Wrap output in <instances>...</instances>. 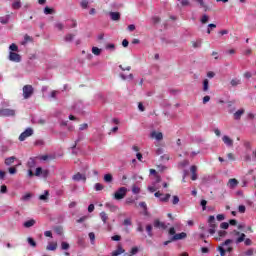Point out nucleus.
<instances>
[{"label": "nucleus", "instance_id": "f257e3e1", "mask_svg": "<svg viewBox=\"0 0 256 256\" xmlns=\"http://www.w3.org/2000/svg\"><path fill=\"white\" fill-rule=\"evenodd\" d=\"M23 91V98L24 99H30V97L33 96V93H35V89L32 85H25L22 88Z\"/></svg>", "mask_w": 256, "mask_h": 256}, {"label": "nucleus", "instance_id": "f03ea898", "mask_svg": "<svg viewBox=\"0 0 256 256\" xmlns=\"http://www.w3.org/2000/svg\"><path fill=\"white\" fill-rule=\"evenodd\" d=\"M126 195H127V189L125 187H120L114 193V199H116V201H121V199H125Z\"/></svg>", "mask_w": 256, "mask_h": 256}, {"label": "nucleus", "instance_id": "7ed1b4c3", "mask_svg": "<svg viewBox=\"0 0 256 256\" xmlns=\"http://www.w3.org/2000/svg\"><path fill=\"white\" fill-rule=\"evenodd\" d=\"M208 223L210 227L208 232L210 233V235H215V229H217V224L215 223V216H209Z\"/></svg>", "mask_w": 256, "mask_h": 256}, {"label": "nucleus", "instance_id": "20e7f679", "mask_svg": "<svg viewBox=\"0 0 256 256\" xmlns=\"http://www.w3.org/2000/svg\"><path fill=\"white\" fill-rule=\"evenodd\" d=\"M0 116L1 117H15V110L14 109H0Z\"/></svg>", "mask_w": 256, "mask_h": 256}, {"label": "nucleus", "instance_id": "39448f33", "mask_svg": "<svg viewBox=\"0 0 256 256\" xmlns=\"http://www.w3.org/2000/svg\"><path fill=\"white\" fill-rule=\"evenodd\" d=\"M33 135V130L32 128H27L24 132H22L19 136V141H25L27 137H31Z\"/></svg>", "mask_w": 256, "mask_h": 256}, {"label": "nucleus", "instance_id": "423d86ee", "mask_svg": "<svg viewBox=\"0 0 256 256\" xmlns=\"http://www.w3.org/2000/svg\"><path fill=\"white\" fill-rule=\"evenodd\" d=\"M99 216H100V219H101V221L103 222V224L104 225H107V227H108V229H111V224L110 223H108V221H109V215L106 213V212H101L100 214H99Z\"/></svg>", "mask_w": 256, "mask_h": 256}, {"label": "nucleus", "instance_id": "0eeeda50", "mask_svg": "<svg viewBox=\"0 0 256 256\" xmlns=\"http://www.w3.org/2000/svg\"><path fill=\"white\" fill-rule=\"evenodd\" d=\"M8 59L9 61H13L14 63H21V55L15 52H10Z\"/></svg>", "mask_w": 256, "mask_h": 256}, {"label": "nucleus", "instance_id": "6e6552de", "mask_svg": "<svg viewBox=\"0 0 256 256\" xmlns=\"http://www.w3.org/2000/svg\"><path fill=\"white\" fill-rule=\"evenodd\" d=\"M157 183H161V177H157L155 183H153L151 186H148V191L150 193H155L159 189V186H157Z\"/></svg>", "mask_w": 256, "mask_h": 256}, {"label": "nucleus", "instance_id": "1a4fd4ad", "mask_svg": "<svg viewBox=\"0 0 256 256\" xmlns=\"http://www.w3.org/2000/svg\"><path fill=\"white\" fill-rule=\"evenodd\" d=\"M150 137L156 139V141H163V133L161 132L152 131Z\"/></svg>", "mask_w": 256, "mask_h": 256}, {"label": "nucleus", "instance_id": "9d476101", "mask_svg": "<svg viewBox=\"0 0 256 256\" xmlns=\"http://www.w3.org/2000/svg\"><path fill=\"white\" fill-rule=\"evenodd\" d=\"M234 235H237V236H240L239 238L236 239V243L239 244V243H243V241H245V233H241L237 230H234Z\"/></svg>", "mask_w": 256, "mask_h": 256}, {"label": "nucleus", "instance_id": "9b49d317", "mask_svg": "<svg viewBox=\"0 0 256 256\" xmlns=\"http://www.w3.org/2000/svg\"><path fill=\"white\" fill-rule=\"evenodd\" d=\"M222 141L227 147H233V139H231L229 136L224 135L222 137Z\"/></svg>", "mask_w": 256, "mask_h": 256}, {"label": "nucleus", "instance_id": "f8f14e48", "mask_svg": "<svg viewBox=\"0 0 256 256\" xmlns=\"http://www.w3.org/2000/svg\"><path fill=\"white\" fill-rule=\"evenodd\" d=\"M187 237V233L181 232L179 234H175L172 238L171 241H179L181 239H185Z\"/></svg>", "mask_w": 256, "mask_h": 256}, {"label": "nucleus", "instance_id": "ddd939ff", "mask_svg": "<svg viewBox=\"0 0 256 256\" xmlns=\"http://www.w3.org/2000/svg\"><path fill=\"white\" fill-rule=\"evenodd\" d=\"M73 181H87L85 174L77 173L72 177Z\"/></svg>", "mask_w": 256, "mask_h": 256}, {"label": "nucleus", "instance_id": "4468645a", "mask_svg": "<svg viewBox=\"0 0 256 256\" xmlns=\"http://www.w3.org/2000/svg\"><path fill=\"white\" fill-rule=\"evenodd\" d=\"M239 185V181L235 178H231L228 181V187L230 189H235V187H237Z\"/></svg>", "mask_w": 256, "mask_h": 256}, {"label": "nucleus", "instance_id": "2eb2a0df", "mask_svg": "<svg viewBox=\"0 0 256 256\" xmlns=\"http://www.w3.org/2000/svg\"><path fill=\"white\" fill-rule=\"evenodd\" d=\"M154 227L156 229H167V225L164 222L159 221V219L154 220Z\"/></svg>", "mask_w": 256, "mask_h": 256}, {"label": "nucleus", "instance_id": "dca6fc26", "mask_svg": "<svg viewBox=\"0 0 256 256\" xmlns=\"http://www.w3.org/2000/svg\"><path fill=\"white\" fill-rule=\"evenodd\" d=\"M122 253H125V249H123L121 245H118L117 249L111 253V256H119L122 255Z\"/></svg>", "mask_w": 256, "mask_h": 256}, {"label": "nucleus", "instance_id": "f3484780", "mask_svg": "<svg viewBox=\"0 0 256 256\" xmlns=\"http://www.w3.org/2000/svg\"><path fill=\"white\" fill-rule=\"evenodd\" d=\"M105 207H106L107 209H109V211H111V213H116V211L119 210V207H117V206H115L114 204L109 203V202H107V203L105 204Z\"/></svg>", "mask_w": 256, "mask_h": 256}, {"label": "nucleus", "instance_id": "a211bd4d", "mask_svg": "<svg viewBox=\"0 0 256 256\" xmlns=\"http://www.w3.org/2000/svg\"><path fill=\"white\" fill-rule=\"evenodd\" d=\"M17 160V157L15 156H11L5 159L4 163L7 167L13 165L15 163V161Z\"/></svg>", "mask_w": 256, "mask_h": 256}, {"label": "nucleus", "instance_id": "6ab92c4d", "mask_svg": "<svg viewBox=\"0 0 256 256\" xmlns=\"http://www.w3.org/2000/svg\"><path fill=\"white\" fill-rule=\"evenodd\" d=\"M190 171L192 173V181H197V166L193 165L190 167Z\"/></svg>", "mask_w": 256, "mask_h": 256}, {"label": "nucleus", "instance_id": "aec40b11", "mask_svg": "<svg viewBox=\"0 0 256 256\" xmlns=\"http://www.w3.org/2000/svg\"><path fill=\"white\" fill-rule=\"evenodd\" d=\"M110 18L112 21H119L121 14L119 12H110Z\"/></svg>", "mask_w": 256, "mask_h": 256}, {"label": "nucleus", "instance_id": "412c9836", "mask_svg": "<svg viewBox=\"0 0 256 256\" xmlns=\"http://www.w3.org/2000/svg\"><path fill=\"white\" fill-rule=\"evenodd\" d=\"M47 251H56L57 250V242H50L47 247Z\"/></svg>", "mask_w": 256, "mask_h": 256}, {"label": "nucleus", "instance_id": "4be33fe9", "mask_svg": "<svg viewBox=\"0 0 256 256\" xmlns=\"http://www.w3.org/2000/svg\"><path fill=\"white\" fill-rule=\"evenodd\" d=\"M245 113V109H240L234 113V119L236 121H239L241 119V116Z\"/></svg>", "mask_w": 256, "mask_h": 256}, {"label": "nucleus", "instance_id": "5701e85b", "mask_svg": "<svg viewBox=\"0 0 256 256\" xmlns=\"http://www.w3.org/2000/svg\"><path fill=\"white\" fill-rule=\"evenodd\" d=\"M21 0H14L12 3V9L19 10L21 8Z\"/></svg>", "mask_w": 256, "mask_h": 256}, {"label": "nucleus", "instance_id": "b1692460", "mask_svg": "<svg viewBox=\"0 0 256 256\" xmlns=\"http://www.w3.org/2000/svg\"><path fill=\"white\" fill-rule=\"evenodd\" d=\"M33 225H35V220L31 219L24 222L23 227H25L26 229H29L30 227H33Z\"/></svg>", "mask_w": 256, "mask_h": 256}, {"label": "nucleus", "instance_id": "393cba45", "mask_svg": "<svg viewBox=\"0 0 256 256\" xmlns=\"http://www.w3.org/2000/svg\"><path fill=\"white\" fill-rule=\"evenodd\" d=\"M40 201H48L49 199V192L45 190L44 194L39 196Z\"/></svg>", "mask_w": 256, "mask_h": 256}, {"label": "nucleus", "instance_id": "a878e982", "mask_svg": "<svg viewBox=\"0 0 256 256\" xmlns=\"http://www.w3.org/2000/svg\"><path fill=\"white\" fill-rule=\"evenodd\" d=\"M230 85L232 87H237V85H241V80L240 79H237V78H234L230 81Z\"/></svg>", "mask_w": 256, "mask_h": 256}, {"label": "nucleus", "instance_id": "bb28decb", "mask_svg": "<svg viewBox=\"0 0 256 256\" xmlns=\"http://www.w3.org/2000/svg\"><path fill=\"white\" fill-rule=\"evenodd\" d=\"M104 181H105V183H111L113 181V175L105 174L104 175Z\"/></svg>", "mask_w": 256, "mask_h": 256}, {"label": "nucleus", "instance_id": "cd10ccee", "mask_svg": "<svg viewBox=\"0 0 256 256\" xmlns=\"http://www.w3.org/2000/svg\"><path fill=\"white\" fill-rule=\"evenodd\" d=\"M132 193H134V195H139V193H141V188H139V186H137V185H133Z\"/></svg>", "mask_w": 256, "mask_h": 256}, {"label": "nucleus", "instance_id": "c85d7f7f", "mask_svg": "<svg viewBox=\"0 0 256 256\" xmlns=\"http://www.w3.org/2000/svg\"><path fill=\"white\" fill-rule=\"evenodd\" d=\"M203 91L206 93V91H209V80L204 79L203 81Z\"/></svg>", "mask_w": 256, "mask_h": 256}, {"label": "nucleus", "instance_id": "c756f323", "mask_svg": "<svg viewBox=\"0 0 256 256\" xmlns=\"http://www.w3.org/2000/svg\"><path fill=\"white\" fill-rule=\"evenodd\" d=\"M146 231H147L149 237H153V232H152L153 231V226L151 224H148L146 226Z\"/></svg>", "mask_w": 256, "mask_h": 256}, {"label": "nucleus", "instance_id": "7c9ffc66", "mask_svg": "<svg viewBox=\"0 0 256 256\" xmlns=\"http://www.w3.org/2000/svg\"><path fill=\"white\" fill-rule=\"evenodd\" d=\"M73 39H75V35L74 34H67L64 38V41H66L67 43L71 42Z\"/></svg>", "mask_w": 256, "mask_h": 256}, {"label": "nucleus", "instance_id": "2f4dec72", "mask_svg": "<svg viewBox=\"0 0 256 256\" xmlns=\"http://www.w3.org/2000/svg\"><path fill=\"white\" fill-rule=\"evenodd\" d=\"M31 41H33V38H31V36H29V35H25L24 36V41L22 42V45H27V43H29V42H31Z\"/></svg>", "mask_w": 256, "mask_h": 256}, {"label": "nucleus", "instance_id": "473e14b6", "mask_svg": "<svg viewBox=\"0 0 256 256\" xmlns=\"http://www.w3.org/2000/svg\"><path fill=\"white\" fill-rule=\"evenodd\" d=\"M0 23H2V25H7V23H9V15H6L5 17H1Z\"/></svg>", "mask_w": 256, "mask_h": 256}, {"label": "nucleus", "instance_id": "72a5a7b5", "mask_svg": "<svg viewBox=\"0 0 256 256\" xmlns=\"http://www.w3.org/2000/svg\"><path fill=\"white\" fill-rule=\"evenodd\" d=\"M169 199H171V194H165L164 197H161V198H160V201H161L162 203H167V202L169 201Z\"/></svg>", "mask_w": 256, "mask_h": 256}, {"label": "nucleus", "instance_id": "f704fd0d", "mask_svg": "<svg viewBox=\"0 0 256 256\" xmlns=\"http://www.w3.org/2000/svg\"><path fill=\"white\" fill-rule=\"evenodd\" d=\"M17 167H19V165L10 167V168L8 169V172L10 173V175H15V174L17 173Z\"/></svg>", "mask_w": 256, "mask_h": 256}, {"label": "nucleus", "instance_id": "c9c22d12", "mask_svg": "<svg viewBox=\"0 0 256 256\" xmlns=\"http://www.w3.org/2000/svg\"><path fill=\"white\" fill-rule=\"evenodd\" d=\"M219 237L216 238V241H221V237H225L227 235V231L221 230L218 232Z\"/></svg>", "mask_w": 256, "mask_h": 256}, {"label": "nucleus", "instance_id": "e433bc0d", "mask_svg": "<svg viewBox=\"0 0 256 256\" xmlns=\"http://www.w3.org/2000/svg\"><path fill=\"white\" fill-rule=\"evenodd\" d=\"M80 7H82V9H87V7H89V1L87 0H82L80 2Z\"/></svg>", "mask_w": 256, "mask_h": 256}, {"label": "nucleus", "instance_id": "4c0bfd02", "mask_svg": "<svg viewBox=\"0 0 256 256\" xmlns=\"http://www.w3.org/2000/svg\"><path fill=\"white\" fill-rule=\"evenodd\" d=\"M92 53H93V55L99 56V55H101V49H99L97 47H92Z\"/></svg>", "mask_w": 256, "mask_h": 256}, {"label": "nucleus", "instance_id": "58836bf2", "mask_svg": "<svg viewBox=\"0 0 256 256\" xmlns=\"http://www.w3.org/2000/svg\"><path fill=\"white\" fill-rule=\"evenodd\" d=\"M187 165H189V160H183L178 164V167H180V169H183V167H187Z\"/></svg>", "mask_w": 256, "mask_h": 256}, {"label": "nucleus", "instance_id": "ea45409f", "mask_svg": "<svg viewBox=\"0 0 256 256\" xmlns=\"http://www.w3.org/2000/svg\"><path fill=\"white\" fill-rule=\"evenodd\" d=\"M200 21L203 25H205L206 23H209V17L207 16V14H204Z\"/></svg>", "mask_w": 256, "mask_h": 256}, {"label": "nucleus", "instance_id": "a19ab883", "mask_svg": "<svg viewBox=\"0 0 256 256\" xmlns=\"http://www.w3.org/2000/svg\"><path fill=\"white\" fill-rule=\"evenodd\" d=\"M55 27H56V29H58V31H63V29H65V25H63V23H61V22H57L55 24Z\"/></svg>", "mask_w": 256, "mask_h": 256}, {"label": "nucleus", "instance_id": "79ce46f5", "mask_svg": "<svg viewBox=\"0 0 256 256\" xmlns=\"http://www.w3.org/2000/svg\"><path fill=\"white\" fill-rule=\"evenodd\" d=\"M31 197H33V195H31V193H27L24 196H22L21 201H29Z\"/></svg>", "mask_w": 256, "mask_h": 256}, {"label": "nucleus", "instance_id": "37998d69", "mask_svg": "<svg viewBox=\"0 0 256 256\" xmlns=\"http://www.w3.org/2000/svg\"><path fill=\"white\" fill-rule=\"evenodd\" d=\"M202 43L203 42L201 40H198V41L192 43V47H194V49H199V47H201Z\"/></svg>", "mask_w": 256, "mask_h": 256}, {"label": "nucleus", "instance_id": "c03bdc74", "mask_svg": "<svg viewBox=\"0 0 256 256\" xmlns=\"http://www.w3.org/2000/svg\"><path fill=\"white\" fill-rule=\"evenodd\" d=\"M9 49L11 52L15 51H19V47L15 44V43H12L10 46H9Z\"/></svg>", "mask_w": 256, "mask_h": 256}, {"label": "nucleus", "instance_id": "a18cd8bd", "mask_svg": "<svg viewBox=\"0 0 256 256\" xmlns=\"http://www.w3.org/2000/svg\"><path fill=\"white\" fill-rule=\"evenodd\" d=\"M89 239H90V241H91V244H92V245H95V233L90 232V233H89Z\"/></svg>", "mask_w": 256, "mask_h": 256}, {"label": "nucleus", "instance_id": "49530a36", "mask_svg": "<svg viewBox=\"0 0 256 256\" xmlns=\"http://www.w3.org/2000/svg\"><path fill=\"white\" fill-rule=\"evenodd\" d=\"M254 253H255V250L253 248H250L246 252H244V255L253 256Z\"/></svg>", "mask_w": 256, "mask_h": 256}, {"label": "nucleus", "instance_id": "de8ad7c7", "mask_svg": "<svg viewBox=\"0 0 256 256\" xmlns=\"http://www.w3.org/2000/svg\"><path fill=\"white\" fill-rule=\"evenodd\" d=\"M28 243L31 245V247H37V242H35V240H33L31 237L28 238Z\"/></svg>", "mask_w": 256, "mask_h": 256}, {"label": "nucleus", "instance_id": "09e8293b", "mask_svg": "<svg viewBox=\"0 0 256 256\" xmlns=\"http://www.w3.org/2000/svg\"><path fill=\"white\" fill-rule=\"evenodd\" d=\"M41 173H43V168L41 167L36 168L35 176L41 177Z\"/></svg>", "mask_w": 256, "mask_h": 256}, {"label": "nucleus", "instance_id": "8fccbe9b", "mask_svg": "<svg viewBox=\"0 0 256 256\" xmlns=\"http://www.w3.org/2000/svg\"><path fill=\"white\" fill-rule=\"evenodd\" d=\"M89 128V124L88 123H84V124H81L80 127H79V130L80 131H85Z\"/></svg>", "mask_w": 256, "mask_h": 256}, {"label": "nucleus", "instance_id": "3c124183", "mask_svg": "<svg viewBox=\"0 0 256 256\" xmlns=\"http://www.w3.org/2000/svg\"><path fill=\"white\" fill-rule=\"evenodd\" d=\"M61 249H63V251H67V249H69V243L62 242L61 243Z\"/></svg>", "mask_w": 256, "mask_h": 256}, {"label": "nucleus", "instance_id": "603ef678", "mask_svg": "<svg viewBox=\"0 0 256 256\" xmlns=\"http://www.w3.org/2000/svg\"><path fill=\"white\" fill-rule=\"evenodd\" d=\"M44 13H45V15H52L53 9H51L49 7H45L44 8Z\"/></svg>", "mask_w": 256, "mask_h": 256}, {"label": "nucleus", "instance_id": "864d4df0", "mask_svg": "<svg viewBox=\"0 0 256 256\" xmlns=\"http://www.w3.org/2000/svg\"><path fill=\"white\" fill-rule=\"evenodd\" d=\"M172 203L174 204V205H179V196H173L172 197Z\"/></svg>", "mask_w": 256, "mask_h": 256}, {"label": "nucleus", "instance_id": "5fc2aeb1", "mask_svg": "<svg viewBox=\"0 0 256 256\" xmlns=\"http://www.w3.org/2000/svg\"><path fill=\"white\" fill-rule=\"evenodd\" d=\"M103 184H101V183H96L95 184V189H96V191H103Z\"/></svg>", "mask_w": 256, "mask_h": 256}, {"label": "nucleus", "instance_id": "6e6d98bb", "mask_svg": "<svg viewBox=\"0 0 256 256\" xmlns=\"http://www.w3.org/2000/svg\"><path fill=\"white\" fill-rule=\"evenodd\" d=\"M59 94V91H57V90H53L52 92H51V94H50V97L52 98V99H57V95Z\"/></svg>", "mask_w": 256, "mask_h": 256}, {"label": "nucleus", "instance_id": "4d7b16f0", "mask_svg": "<svg viewBox=\"0 0 256 256\" xmlns=\"http://www.w3.org/2000/svg\"><path fill=\"white\" fill-rule=\"evenodd\" d=\"M40 176L46 179V177L49 176V170H42V173L40 174Z\"/></svg>", "mask_w": 256, "mask_h": 256}, {"label": "nucleus", "instance_id": "13d9d810", "mask_svg": "<svg viewBox=\"0 0 256 256\" xmlns=\"http://www.w3.org/2000/svg\"><path fill=\"white\" fill-rule=\"evenodd\" d=\"M246 209H247V208L245 207V205H240V206L238 207L239 213H245Z\"/></svg>", "mask_w": 256, "mask_h": 256}, {"label": "nucleus", "instance_id": "bf43d9fd", "mask_svg": "<svg viewBox=\"0 0 256 256\" xmlns=\"http://www.w3.org/2000/svg\"><path fill=\"white\" fill-rule=\"evenodd\" d=\"M123 225H125L126 227L132 225L131 219H130V218H126V219L124 220V222H123Z\"/></svg>", "mask_w": 256, "mask_h": 256}, {"label": "nucleus", "instance_id": "052dcab7", "mask_svg": "<svg viewBox=\"0 0 256 256\" xmlns=\"http://www.w3.org/2000/svg\"><path fill=\"white\" fill-rule=\"evenodd\" d=\"M209 101H211V96H204V97H203V104H204V105L207 104V103H209Z\"/></svg>", "mask_w": 256, "mask_h": 256}, {"label": "nucleus", "instance_id": "680f3d73", "mask_svg": "<svg viewBox=\"0 0 256 256\" xmlns=\"http://www.w3.org/2000/svg\"><path fill=\"white\" fill-rule=\"evenodd\" d=\"M221 229H229V223L227 222H222L220 225Z\"/></svg>", "mask_w": 256, "mask_h": 256}, {"label": "nucleus", "instance_id": "e2e57ef3", "mask_svg": "<svg viewBox=\"0 0 256 256\" xmlns=\"http://www.w3.org/2000/svg\"><path fill=\"white\" fill-rule=\"evenodd\" d=\"M244 243L246 246L253 245V241H251V239H249V238H247V239L244 238Z\"/></svg>", "mask_w": 256, "mask_h": 256}, {"label": "nucleus", "instance_id": "0e129e2a", "mask_svg": "<svg viewBox=\"0 0 256 256\" xmlns=\"http://www.w3.org/2000/svg\"><path fill=\"white\" fill-rule=\"evenodd\" d=\"M218 251L220 252L221 256H225V248H223L222 246H219Z\"/></svg>", "mask_w": 256, "mask_h": 256}, {"label": "nucleus", "instance_id": "69168bd1", "mask_svg": "<svg viewBox=\"0 0 256 256\" xmlns=\"http://www.w3.org/2000/svg\"><path fill=\"white\" fill-rule=\"evenodd\" d=\"M227 157L230 161H235V155L233 153H228Z\"/></svg>", "mask_w": 256, "mask_h": 256}, {"label": "nucleus", "instance_id": "338daca9", "mask_svg": "<svg viewBox=\"0 0 256 256\" xmlns=\"http://www.w3.org/2000/svg\"><path fill=\"white\" fill-rule=\"evenodd\" d=\"M112 241H121V236L119 235L112 236Z\"/></svg>", "mask_w": 256, "mask_h": 256}, {"label": "nucleus", "instance_id": "774afa93", "mask_svg": "<svg viewBox=\"0 0 256 256\" xmlns=\"http://www.w3.org/2000/svg\"><path fill=\"white\" fill-rule=\"evenodd\" d=\"M0 193H7V186L6 185L1 186Z\"/></svg>", "mask_w": 256, "mask_h": 256}]
</instances>
